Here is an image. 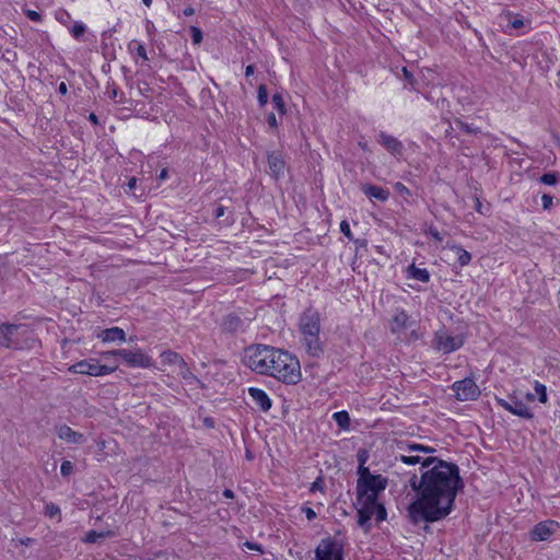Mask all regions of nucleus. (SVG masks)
Masks as SVG:
<instances>
[{"instance_id":"nucleus-24","label":"nucleus","mask_w":560,"mask_h":560,"mask_svg":"<svg viewBox=\"0 0 560 560\" xmlns=\"http://www.w3.org/2000/svg\"><path fill=\"white\" fill-rule=\"evenodd\" d=\"M115 536V533L113 530H104V532H96V530H90L86 533L85 537L83 538V541L86 544H95L100 539H104L107 537Z\"/></svg>"},{"instance_id":"nucleus-17","label":"nucleus","mask_w":560,"mask_h":560,"mask_svg":"<svg viewBox=\"0 0 560 560\" xmlns=\"http://www.w3.org/2000/svg\"><path fill=\"white\" fill-rule=\"evenodd\" d=\"M378 143L395 156H400L404 153L402 142L384 131L378 135Z\"/></svg>"},{"instance_id":"nucleus-49","label":"nucleus","mask_w":560,"mask_h":560,"mask_svg":"<svg viewBox=\"0 0 560 560\" xmlns=\"http://www.w3.org/2000/svg\"><path fill=\"white\" fill-rule=\"evenodd\" d=\"M129 352V349H118V350H112L108 354H116V357H120L124 361L127 359V354Z\"/></svg>"},{"instance_id":"nucleus-19","label":"nucleus","mask_w":560,"mask_h":560,"mask_svg":"<svg viewBox=\"0 0 560 560\" xmlns=\"http://www.w3.org/2000/svg\"><path fill=\"white\" fill-rule=\"evenodd\" d=\"M248 395L262 412H268L271 409V399L265 390L257 387H249Z\"/></svg>"},{"instance_id":"nucleus-37","label":"nucleus","mask_w":560,"mask_h":560,"mask_svg":"<svg viewBox=\"0 0 560 560\" xmlns=\"http://www.w3.org/2000/svg\"><path fill=\"white\" fill-rule=\"evenodd\" d=\"M259 106L264 107L268 103V91L265 84L258 86L257 95Z\"/></svg>"},{"instance_id":"nucleus-55","label":"nucleus","mask_w":560,"mask_h":560,"mask_svg":"<svg viewBox=\"0 0 560 560\" xmlns=\"http://www.w3.org/2000/svg\"><path fill=\"white\" fill-rule=\"evenodd\" d=\"M402 73H404V77L406 78V80H408V81H409V83H410L411 85H413V77H412L411 72H410V71H408V70H407V68H404V69H402Z\"/></svg>"},{"instance_id":"nucleus-12","label":"nucleus","mask_w":560,"mask_h":560,"mask_svg":"<svg viewBox=\"0 0 560 560\" xmlns=\"http://www.w3.org/2000/svg\"><path fill=\"white\" fill-rule=\"evenodd\" d=\"M557 528H559V523L556 521L539 522L530 530V538L534 541L548 540L556 533Z\"/></svg>"},{"instance_id":"nucleus-50","label":"nucleus","mask_w":560,"mask_h":560,"mask_svg":"<svg viewBox=\"0 0 560 560\" xmlns=\"http://www.w3.org/2000/svg\"><path fill=\"white\" fill-rule=\"evenodd\" d=\"M267 124L270 128H277L278 127V120L276 118V115L273 113H270L267 115Z\"/></svg>"},{"instance_id":"nucleus-43","label":"nucleus","mask_w":560,"mask_h":560,"mask_svg":"<svg viewBox=\"0 0 560 560\" xmlns=\"http://www.w3.org/2000/svg\"><path fill=\"white\" fill-rule=\"evenodd\" d=\"M552 200H553L552 196H550L548 194H544L541 196L542 209L544 210H549L552 207Z\"/></svg>"},{"instance_id":"nucleus-13","label":"nucleus","mask_w":560,"mask_h":560,"mask_svg":"<svg viewBox=\"0 0 560 560\" xmlns=\"http://www.w3.org/2000/svg\"><path fill=\"white\" fill-rule=\"evenodd\" d=\"M357 501L360 504V508L358 509V524L368 532L371 528L370 521L374 515V501L373 499L366 498Z\"/></svg>"},{"instance_id":"nucleus-52","label":"nucleus","mask_w":560,"mask_h":560,"mask_svg":"<svg viewBox=\"0 0 560 560\" xmlns=\"http://www.w3.org/2000/svg\"><path fill=\"white\" fill-rule=\"evenodd\" d=\"M225 212H226V207H224L222 205H218L214 209V217L221 218L225 214Z\"/></svg>"},{"instance_id":"nucleus-64","label":"nucleus","mask_w":560,"mask_h":560,"mask_svg":"<svg viewBox=\"0 0 560 560\" xmlns=\"http://www.w3.org/2000/svg\"><path fill=\"white\" fill-rule=\"evenodd\" d=\"M246 545L252 550H260V547L257 544L247 542Z\"/></svg>"},{"instance_id":"nucleus-40","label":"nucleus","mask_w":560,"mask_h":560,"mask_svg":"<svg viewBox=\"0 0 560 560\" xmlns=\"http://www.w3.org/2000/svg\"><path fill=\"white\" fill-rule=\"evenodd\" d=\"M340 231L350 241L353 240V235L351 233L350 225L346 220L340 222Z\"/></svg>"},{"instance_id":"nucleus-22","label":"nucleus","mask_w":560,"mask_h":560,"mask_svg":"<svg viewBox=\"0 0 560 560\" xmlns=\"http://www.w3.org/2000/svg\"><path fill=\"white\" fill-rule=\"evenodd\" d=\"M407 278L415 279L423 283H428L430 281V272L425 268H418L415 264H411L406 269Z\"/></svg>"},{"instance_id":"nucleus-16","label":"nucleus","mask_w":560,"mask_h":560,"mask_svg":"<svg viewBox=\"0 0 560 560\" xmlns=\"http://www.w3.org/2000/svg\"><path fill=\"white\" fill-rule=\"evenodd\" d=\"M56 433L60 440H63L67 443L81 445L86 442L84 434L72 430L67 424L57 425Z\"/></svg>"},{"instance_id":"nucleus-35","label":"nucleus","mask_w":560,"mask_h":560,"mask_svg":"<svg viewBox=\"0 0 560 560\" xmlns=\"http://www.w3.org/2000/svg\"><path fill=\"white\" fill-rule=\"evenodd\" d=\"M535 392L538 395V400L541 404H546L547 400H548L546 386L544 384H541V383L536 381L535 382Z\"/></svg>"},{"instance_id":"nucleus-7","label":"nucleus","mask_w":560,"mask_h":560,"mask_svg":"<svg viewBox=\"0 0 560 560\" xmlns=\"http://www.w3.org/2000/svg\"><path fill=\"white\" fill-rule=\"evenodd\" d=\"M116 369V365L100 364L96 359H89L77 362L70 368V371L78 374L103 376L115 372Z\"/></svg>"},{"instance_id":"nucleus-32","label":"nucleus","mask_w":560,"mask_h":560,"mask_svg":"<svg viewBox=\"0 0 560 560\" xmlns=\"http://www.w3.org/2000/svg\"><path fill=\"white\" fill-rule=\"evenodd\" d=\"M374 515L377 522H383L387 517L386 509L378 500L374 501Z\"/></svg>"},{"instance_id":"nucleus-20","label":"nucleus","mask_w":560,"mask_h":560,"mask_svg":"<svg viewBox=\"0 0 560 560\" xmlns=\"http://www.w3.org/2000/svg\"><path fill=\"white\" fill-rule=\"evenodd\" d=\"M361 191L369 197L370 199H375L381 202H385L388 200L390 192L388 189H385L381 186H376L373 184H361Z\"/></svg>"},{"instance_id":"nucleus-51","label":"nucleus","mask_w":560,"mask_h":560,"mask_svg":"<svg viewBox=\"0 0 560 560\" xmlns=\"http://www.w3.org/2000/svg\"><path fill=\"white\" fill-rule=\"evenodd\" d=\"M107 94H108V96L112 100H115L117 97L118 90H117V88H116V85L114 83L108 84V86H107Z\"/></svg>"},{"instance_id":"nucleus-33","label":"nucleus","mask_w":560,"mask_h":560,"mask_svg":"<svg viewBox=\"0 0 560 560\" xmlns=\"http://www.w3.org/2000/svg\"><path fill=\"white\" fill-rule=\"evenodd\" d=\"M358 481L361 482L362 480H368L369 478L373 477L374 475L370 471L368 467L364 466V459H361V464L358 467Z\"/></svg>"},{"instance_id":"nucleus-41","label":"nucleus","mask_w":560,"mask_h":560,"mask_svg":"<svg viewBox=\"0 0 560 560\" xmlns=\"http://www.w3.org/2000/svg\"><path fill=\"white\" fill-rule=\"evenodd\" d=\"M394 188L397 192H399L401 196H405V197H410L411 196V192L410 190L400 182H397L395 185H394Z\"/></svg>"},{"instance_id":"nucleus-14","label":"nucleus","mask_w":560,"mask_h":560,"mask_svg":"<svg viewBox=\"0 0 560 560\" xmlns=\"http://www.w3.org/2000/svg\"><path fill=\"white\" fill-rule=\"evenodd\" d=\"M267 162L269 167V174L278 180L284 175L285 161L283 155L278 151L267 153Z\"/></svg>"},{"instance_id":"nucleus-61","label":"nucleus","mask_w":560,"mask_h":560,"mask_svg":"<svg viewBox=\"0 0 560 560\" xmlns=\"http://www.w3.org/2000/svg\"><path fill=\"white\" fill-rule=\"evenodd\" d=\"M223 497H225L228 499H233L234 498V492L231 489H224L223 490Z\"/></svg>"},{"instance_id":"nucleus-18","label":"nucleus","mask_w":560,"mask_h":560,"mask_svg":"<svg viewBox=\"0 0 560 560\" xmlns=\"http://www.w3.org/2000/svg\"><path fill=\"white\" fill-rule=\"evenodd\" d=\"M245 319L236 313L228 314L221 323V329L226 334H235L245 329Z\"/></svg>"},{"instance_id":"nucleus-6","label":"nucleus","mask_w":560,"mask_h":560,"mask_svg":"<svg viewBox=\"0 0 560 560\" xmlns=\"http://www.w3.org/2000/svg\"><path fill=\"white\" fill-rule=\"evenodd\" d=\"M314 552L315 560H343V545L332 537L323 538Z\"/></svg>"},{"instance_id":"nucleus-60","label":"nucleus","mask_w":560,"mask_h":560,"mask_svg":"<svg viewBox=\"0 0 560 560\" xmlns=\"http://www.w3.org/2000/svg\"><path fill=\"white\" fill-rule=\"evenodd\" d=\"M32 542H34V539L30 537L20 539V544L24 546H30Z\"/></svg>"},{"instance_id":"nucleus-47","label":"nucleus","mask_w":560,"mask_h":560,"mask_svg":"<svg viewBox=\"0 0 560 560\" xmlns=\"http://www.w3.org/2000/svg\"><path fill=\"white\" fill-rule=\"evenodd\" d=\"M26 16L33 21V22H40L42 21V15L36 12V11H33V10H27L26 11Z\"/></svg>"},{"instance_id":"nucleus-58","label":"nucleus","mask_w":560,"mask_h":560,"mask_svg":"<svg viewBox=\"0 0 560 560\" xmlns=\"http://www.w3.org/2000/svg\"><path fill=\"white\" fill-rule=\"evenodd\" d=\"M183 14L185 16H191L195 14V9L192 7H187L186 9H184Z\"/></svg>"},{"instance_id":"nucleus-54","label":"nucleus","mask_w":560,"mask_h":560,"mask_svg":"<svg viewBox=\"0 0 560 560\" xmlns=\"http://www.w3.org/2000/svg\"><path fill=\"white\" fill-rule=\"evenodd\" d=\"M511 25L513 28L518 30L524 26V22L522 19H515L514 21L511 22Z\"/></svg>"},{"instance_id":"nucleus-31","label":"nucleus","mask_w":560,"mask_h":560,"mask_svg":"<svg viewBox=\"0 0 560 560\" xmlns=\"http://www.w3.org/2000/svg\"><path fill=\"white\" fill-rule=\"evenodd\" d=\"M424 458H422L419 455H400L399 460H401L406 465H416L420 464V471L422 472V462Z\"/></svg>"},{"instance_id":"nucleus-45","label":"nucleus","mask_w":560,"mask_h":560,"mask_svg":"<svg viewBox=\"0 0 560 560\" xmlns=\"http://www.w3.org/2000/svg\"><path fill=\"white\" fill-rule=\"evenodd\" d=\"M180 374L185 380H197L196 376L189 371V368L185 363V366H180Z\"/></svg>"},{"instance_id":"nucleus-63","label":"nucleus","mask_w":560,"mask_h":560,"mask_svg":"<svg viewBox=\"0 0 560 560\" xmlns=\"http://www.w3.org/2000/svg\"><path fill=\"white\" fill-rule=\"evenodd\" d=\"M89 120L95 125L98 124V118L97 116L94 114V113H91L90 116H89Z\"/></svg>"},{"instance_id":"nucleus-15","label":"nucleus","mask_w":560,"mask_h":560,"mask_svg":"<svg viewBox=\"0 0 560 560\" xmlns=\"http://www.w3.org/2000/svg\"><path fill=\"white\" fill-rule=\"evenodd\" d=\"M125 363L129 368H150L153 365V360L141 349H136L129 350Z\"/></svg>"},{"instance_id":"nucleus-21","label":"nucleus","mask_w":560,"mask_h":560,"mask_svg":"<svg viewBox=\"0 0 560 560\" xmlns=\"http://www.w3.org/2000/svg\"><path fill=\"white\" fill-rule=\"evenodd\" d=\"M96 337L103 342L126 341V332L119 327L103 329L97 332Z\"/></svg>"},{"instance_id":"nucleus-42","label":"nucleus","mask_w":560,"mask_h":560,"mask_svg":"<svg viewBox=\"0 0 560 560\" xmlns=\"http://www.w3.org/2000/svg\"><path fill=\"white\" fill-rule=\"evenodd\" d=\"M425 233L438 242L443 241L441 233L438 231V229L435 226H432V225L429 226L428 230L425 231Z\"/></svg>"},{"instance_id":"nucleus-28","label":"nucleus","mask_w":560,"mask_h":560,"mask_svg":"<svg viewBox=\"0 0 560 560\" xmlns=\"http://www.w3.org/2000/svg\"><path fill=\"white\" fill-rule=\"evenodd\" d=\"M559 180H560V174L557 172L545 173L539 178L540 183H542L545 185H549V186L557 185L559 183Z\"/></svg>"},{"instance_id":"nucleus-57","label":"nucleus","mask_w":560,"mask_h":560,"mask_svg":"<svg viewBox=\"0 0 560 560\" xmlns=\"http://www.w3.org/2000/svg\"><path fill=\"white\" fill-rule=\"evenodd\" d=\"M137 185V178L136 177H131L128 179L127 182V187L129 190H132Z\"/></svg>"},{"instance_id":"nucleus-26","label":"nucleus","mask_w":560,"mask_h":560,"mask_svg":"<svg viewBox=\"0 0 560 560\" xmlns=\"http://www.w3.org/2000/svg\"><path fill=\"white\" fill-rule=\"evenodd\" d=\"M332 419L335 420V422L338 424V427L340 429H349L350 427V416L347 411L345 410H341V411H337L332 415Z\"/></svg>"},{"instance_id":"nucleus-2","label":"nucleus","mask_w":560,"mask_h":560,"mask_svg":"<svg viewBox=\"0 0 560 560\" xmlns=\"http://www.w3.org/2000/svg\"><path fill=\"white\" fill-rule=\"evenodd\" d=\"M299 329L301 342L306 353L313 358H320L325 352L324 341L320 339V315L313 307L306 308L300 316Z\"/></svg>"},{"instance_id":"nucleus-23","label":"nucleus","mask_w":560,"mask_h":560,"mask_svg":"<svg viewBox=\"0 0 560 560\" xmlns=\"http://www.w3.org/2000/svg\"><path fill=\"white\" fill-rule=\"evenodd\" d=\"M409 315L402 310L396 313L393 317L390 329L393 332H398L408 326Z\"/></svg>"},{"instance_id":"nucleus-36","label":"nucleus","mask_w":560,"mask_h":560,"mask_svg":"<svg viewBox=\"0 0 560 560\" xmlns=\"http://www.w3.org/2000/svg\"><path fill=\"white\" fill-rule=\"evenodd\" d=\"M61 514V511H60V508L50 502V503H47L46 506H45V515L50 517V518H54L56 516H60Z\"/></svg>"},{"instance_id":"nucleus-30","label":"nucleus","mask_w":560,"mask_h":560,"mask_svg":"<svg viewBox=\"0 0 560 560\" xmlns=\"http://www.w3.org/2000/svg\"><path fill=\"white\" fill-rule=\"evenodd\" d=\"M271 103L273 105V108L276 110H278L279 114H281V115L285 114V112H287L285 104H284L283 97L280 93H275L272 95Z\"/></svg>"},{"instance_id":"nucleus-48","label":"nucleus","mask_w":560,"mask_h":560,"mask_svg":"<svg viewBox=\"0 0 560 560\" xmlns=\"http://www.w3.org/2000/svg\"><path fill=\"white\" fill-rule=\"evenodd\" d=\"M302 512L305 514L308 521H313L316 517L315 511L308 506H303Z\"/></svg>"},{"instance_id":"nucleus-56","label":"nucleus","mask_w":560,"mask_h":560,"mask_svg":"<svg viewBox=\"0 0 560 560\" xmlns=\"http://www.w3.org/2000/svg\"><path fill=\"white\" fill-rule=\"evenodd\" d=\"M58 92L61 94V95H66L68 93V88H67V84L65 82H61L58 86Z\"/></svg>"},{"instance_id":"nucleus-10","label":"nucleus","mask_w":560,"mask_h":560,"mask_svg":"<svg viewBox=\"0 0 560 560\" xmlns=\"http://www.w3.org/2000/svg\"><path fill=\"white\" fill-rule=\"evenodd\" d=\"M24 328L26 330L25 325H16L3 323L0 325V347L7 349H21V343L15 338L19 330Z\"/></svg>"},{"instance_id":"nucleus-27","label":"nucleus","mask_w":560,"mask_h":560,"mask_svg":"<svg viewBox=\"0 0 560 560\" xmlns=\"http://www.w3.org/2000/svg\"><path fill=\"white\" fill-rule=\"evenodd\" d=\"M399 448L407 452H422L425 454H431L435 452V448L418 443H409L406 444L405 446H399Z\"/></svg>"},{"instance_id":"nucleus-8","label":"nucleus","mask_w":560,"mask_h":560,"mask_svg":"<svg viewBox=\"0 0 560 560\" xmlns=\"http://www.w3.org/2000/svg\"><path fill=\"white\" fill-rule=\"evenodd\" d=\"M465 339L462 335L451 336L446 330L435 332L433 347L443 353H451L464 346Z\"/></svg>"},{"instance_id":"nucleus-4","label":"nucleus","mask_w":560,"mask_h":560,"mask_svg":"<svg viewBox=\"0 0 560 560\" xmlns=\"http://www.w3.org/2000/svg\"><path fill=\"white\" fill-rule=\"evenodd\" d=\"M276 348L266 345H252L244 351L243 362L252 371L268 375L271 360H275Z\"/></svg>"},{"instance_id":"nucleus-39","label":"nucleus","mask_w":560,"mask_h":560,"mask_svg":"<svg viewBox=\"0 0 560 560\" xmlns=\"http://www.w3.org/2000/svg\"><path fill=\"white\" fill-rule=\"evenodd\" d=\"M73 472V464L70 460H63L60 466V474L68 477Z\"/></svg>"},{"instance_id":"nucleus-34","label":"nucleus","mask_w":560,"mask_h":560,"mask_svg":"<svg viewBox=\"0 0 560 560\" xmlns=\"http://www.w3.org/2000/svg\"><path fill=\"white\" fill-rule=\"evenodd\" d=\"M86 31V26L82 22H75L70 30L71 35L75 39H80Z\"/></svg>"},{"instance_id":"nucleus-25","label":"nucleus","mask_w":560,"mask_h":560,"mask_svg":"<svg viewBox=\"0 0 560 560\" xmlns=\"http://www.w3.org/2000/svg\"><path fill=\"white\" fill-rule=\"evenodd\" d=\"M450 248L457 255V260L460 267L467 266L471 261V254L465 250L459 245H452Z\"/></svg>"},{"instance_id":"nucleus-5","label":"nucleus","mask_w":560,"mask_h":560,"mask_svg":"<svg viewBox=\"0 0 560 560\" xmlns=\"http://www.w3.org/2000/svg\"><path fill=\"white\" fill-rule=\"evenodd\" d=\"M387 487V478L382 475H374L368 480L357 482V500L373 499L377 500L378 494Z\"/></svg>"},{"instance_id":"nucleus-44","label":"nucleus","mask_w":560,"mask_h":560,"mask_svg":"<svg viewBox=\"0 0 560 560\" xmlns=\"http://www.w3.org/2000/svg\"><path fill=\"white\" fill-rule=\"evenodd\" d=\"M191 38L194 44H199L202 40V32L198 27L192 26Z\"/></svg>"},{"instance_id":"nucleus-46","label":"nucleus","mask_w":560,"mask_h":560,"mask_svg":"<svg viewBox=\"0 0 560 560\" xmlns=\"http://www.w3.org/2000/svg\"><path fill=\"white\" fill-rule=\"evenodd\" d=\"M324 489V482L322 480V478H317L312 485H311V488L310 490L312 492H315V491H322Z\"/></svg>"},{"instance_id":"nucleus-1","label":"nucleus","mask_w":560,"mask_h":560,"mask_svg":"<svg viewBox=\"0 0 560 560\" xmlns=\"http://www.w3.org/2000/svg\"><path fill=\"white\" fill-rule=\"evenodd\" d=\"M409 485L416 493V499L407 506L409 522L413 525L446 518L464 488L459 467L434 456L423 459L422 472L412 475Z\"/></svg>"},{"instance_id":"nucleus-9","label":"nucleus","mask_w":560,"mask_h":560,"mask_svg":"<svg viewBox=\"0 0 560 560\" xmlns=\"http://www.w3.org/2000/svg\"><path fill=\"white\" fill-rule=\"evenodd\" d=\"M452 389L456 398L460 401L476 400L480 390L472 377H466L462 381H456L452 385Z\"/></svg>"},{"instance_id":"nucleus-3","label":"nucleus","mask_w":560,"mask_h":560,"mask_svg":"<svg viewBox=\"0 0 560 560\" xmlns=\"http://www.w3.org/2000/svg\"><path fill=\"white\" fill-rule=\"evenodd\" d=\"M268 375L285 384H296L301 380L299 360L288 351L276 348L275 360L269 363Z\"/></svg>"},{"instance_id":"nucleus-38","label":"nucleus","mask_w":560,"mask_h":560,"mask_svg":"<svg viewBox=\"0 0 560 560\" xmlns=\"http://www.w3.org/2000/svg\"><path fill=\"white\" fill-rule=\"evenodd\" d=\"M164 355L168 362H172V363L178 362L180 366H185V361L178 353L168 351V352L164 353Z\"/></svg>"},{"instance_id":"nucleus-53","label":"nucleus","mask_w":560,"mask_h":560,"mask_svg":"<svg viewBox=\"0 0 560 560\" xmlns=\"http://www.w3.org/2000/svg\"><path fill=\"white\" fill-rule=\"evenodd\" d=\"M136 51H137V55H138L141 59H143V60H148L147 50H145V48H144V46H143V45H138V47H137Z\"/></svg>"},{"instance_id":"nucleus-29","label":"nucleus","mask_w":560,"mask_h":560,"mask_svg":"<svg viewBox=\"0 0 560 560\" xmlns=\"http://www.w3.org/2000/svg\"><path fill=\"white\" fill-rule=\"evenodd\" d=\"M455 125L457 128L469 135H477L480 132L478 127H475L472 124L465 122L460 119H455Z\"/></svg>"},{"instance_id":"nucleus-11","label":"nucleus","mask_w":560,"mask_h":560,"mask_svg":"<svg viewBox=\"0 0 560 560\" xmlns=\"http://www.w3.org/2000/svg\"><path fill=\"white\" fill-rule=\"evenodd\" d=\"M497 401L502 408L517 417L524 419H532L534 417L530 408L525 402L516 399L515 397H510V401L502 398H497Z\"/></svg>"},{"instance_id":"nucleus-62","label":"nucleus","mask_w":560,"mask_h":560,"mask_svg":"<svg viewBox=\"0 0 560 560\" xmlns=\"http://www.w3.org/2000/svg\"><path fill=\"white\" fill-rule=\"evenodd\" d=\"M167 176H168V172H167V170H166V168H163V170L161 171L160 175H159V179L164 180V179H166V178H167Z\"/></svg>"},{"instance_id":"nucleus-59","label":"nucleus","mask_w":560,"mask_h":560,"mask_svg":"<svg viewBox=\"0 0 560 560\" xmlns=\"http://www.w3.org/2000/svg\"><path fill=\"white\" fill-rule=\"evenodd\" d=\"M255 71V66L254 65H248L245 69V75L246 77H249L254 73Z\"/></svg>"}]
</instances>
